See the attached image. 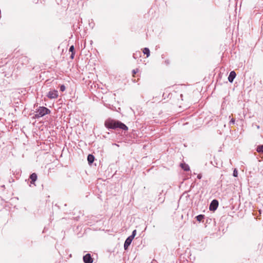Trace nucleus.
<instances>
[{
    "instance_id": "nucleus-20",
    "label": "nucleus",
    "mask_w": 263,
    "mask_h": 263,
    "mask_svg": "<svg viewBox=\"0 0 263 263\" xmlns=\"http://www.w3.org/2000/svg\"><path fill=\"white\" fill-rule=\"evenodd\" d=\"M74 52L71 53V54L70 55V58L71 59H73L74 58Z\"/></svg>"
},
{
    "instance_id": "nucleus-2",
    "label": "nucleus",
    "mask_w": 263,
    "mask_h": 263,
    "mask_svg": "<svg viewBox=\"0 0 263 263\" xmlns=\"http://www.w3.org/2000/svg\"><path fill=\"white\" fill-rule=\"evenodd\" d=\"M36 114L35 115L36 118H39L42 117L46 115H48L50 113V110L45 107H39L35 111Z\"/></svg>"
},
{
    "instance_id": "nucleus-5",
    "label": "nucleus",
    "mask_w": 263,
    "mask_h": 263,
    "mask_svg": "<svg viewBox=\"0 0 263 263\" xmlns=\"http://www.w3.org/2000/svg\"><path fill=\"white\" fill-rule=\"evenodd\" d=\"M83 261L85 263H92L93 259L91 255L88 253L83 256Z\"/></svg>"
},
{
    "instance_id": "nucleus-14",
    "label": "nucleus",
    "mask_w": 263,
    "mask_h": 263,
    "mask_svg": "<svg viewBox=\"0 0 263 263\" xmlns=\"http://www.w3.org/2000/svg\"><path fill=\"white\" fill-rule=\"evenodd\" d=\"M136 235V230H135L133 231L132 234L130 236H129V237H130V238L133 239Z\"/></svg>"
},
{
    "instance_id": "nucleus-3",
    "label": "nucleus",
    "mask_w": 263,
    "mask_h": 263,
    "mask_svg": "<svg viewBox=\"0 0 263 263\" xmlns=\"http://www.w3.org/2000/svg\"><path fill=\"white\" fill-rule=\"evenodd\" d=\"M58 96V91L57 90H51L47 95V97L50 99L57 98Z\"/></svg>"
},
{
    "instance_id": "nucleus-6",
    "label": "nucleus",
    "mask_w": 263,
    "mask_h": 263,
    "mask_svg": "<svg viewBox=\"0 0 263 263\" xmlns=\"http://www.w3.org/2000/svg\"><path fill=\"white\" fill-rule=\"evenodd\" d=\"M132 240L133 239L129 237L125 240L124 244V248L125 250H127L128 249V247L131 244Z\"/></svg>"
},
{
    "instance_id": "nucleus-18",
    "label": "nucleus",
    "mask_w": 263,
    "mask_h": 263,
    "mask_svg": "<svg viewBox=\"0 0 263 263\" xmlns=\"http://www.w3.org/2000/svg\"><path fill=\"white\" fill-rule=\"evenodd\" d=\"M138 71H139L138 69H135L133 70L132 72L133 74V76H134V75L136 73H137L138 72Z\"/></svg>"
},
{
    "instance_id": "nucleus-13",
    "label": "nucleus",
    "mask_w": 263,
    "mask_h": 263,
    "mask_svg": "<svg viewBox=\"0 0 263 263\" xmlns=\"http://www.w3.org/2000/svg\"><path fill=\"white\" fill-rule=\"evenodd\" d=\"M256 151L258 153L263 154V145H258L257 147Z\"/></svg>"
},
{
    "instance_id": "nucleus-1",
    "label": "nucleus",
    "mask_w": 263,
    "mask_h": 263,
    "mask_svg": "<svg viewBox=\"0 0 263 263\" xmlns=\"http://www.w3.org/2000/svg\"><path fill=\"white\" fill-rule=\"evenodd\" d=\"M105 125L108 128L116 129L119 128L123 130H128L127 126L119 121L108 120L105 121Z\"/></svg>"
},
{
    "instance_id": "nucleus-12",
    "label": "nucleus",
    "mask_w": 263,
    "mask_h": 263,
    "mask_svg": "<svg viewBox=\"0 0 263 263\" xmlns=\"http://www.w3.org/2000/svg\"><path fill=\"white\" fill-rule=\"evenodd\" d=\"M204 216H205L204 215L200 214L197 216L196 217V218L197 221H198L199 222H201L204 219Z\"/></svg>"
},
{
    "instance_id": "nucleus-17",
    "label": "nucleus",
    "mask_w": 263,
    "mask_h": 263,
    "mask_svg": "<svg viewBox=\"0 0 263 263\" xmlns=\"http://www.w3.org/2000/svg\"><path fill=\"white\" fill-rule=\"evenodd\" d=\"M237 175H238L237 171L236 170V169H235L233 172V176L237 177Z\"/></svg>"
},
{
    "instance_id": "nucleus-21",
    "label": "nucleus",
    "mask_w": 263,
    "mask_h": 263,
    "mask_svg": "<svg viewBox=\"0 0 263 263\" xmlns=\"http://www.w3.org/2000/svg\"><path fill=\"white\" fill-rule=\"evenodd\" d=\"M201 177H202V176H201V174H198V176H197V178H198V179H201Z\"/></svg>"
},
{
    "instance_id": "nucleus-15",
    "label": "nucleus",
    "mask_w": 263,
    "mask_h": 263,
    "mask_svg": "<svg viewBox=\"0 0 263 263\" xmlns=\"http://www.w3.org/2000/svg\"><path fill=\"white\" fill-rule=\"evenodd\" d=\"M69 51L71 53L74 52V48L73 45L71 46L69 48Z\"/></svg>"
},
{
    "instance_id": "nucleus-9",
    "label": "nucleus",
    "mask_w": 263,
    "mask_h": 263,
    "mask_svg": "<svg viewBox=\"0 0 263 263\" xmlns=\"http://www.w3.org/2000/svg\"><path fill=\"white\" fill-rule=\"evenodd\" d=\"M95 160L94 156L91 154H89L87 156V160L89 164H91L93 163Z\"/></svg>"
},
{
    "instance_id": "nucleus-19",
    "label": "nucleus",
    "mask_w": 263,
    "mask_h": 263,
    "mask_svg": "<svg viewBox=\"0 0 263 263\" xmlns=\"http://www.w3.org/2000/svg\"><path fill=\"white\" fill-rule=\"evenodd\" d=\"M234 123H235V119H233V118H232V119L230 120V122H229V124H230V125H231V124H234Z\"/></svg>"
},
{
    "instance_id": "nucleus-4",
    "label": "nucleus",
    "mask_w": 263,
    "mask_h": 263,
    "mask_svg": "<svg viewBox=\"0 0 263 263\" xmlns=\"http://www.w3.org/2000/svg\"><path fill=\"white\" fill-rule=\"evenodd\" d=\"M218 206V201L216 199L213 200L210 205V210L214 211L217 209Z\"/></svg>"
},
{
    "instance_id": "nucleus-10",
    "label": "nucleus",
    "mask_w": 263,
    "mask_h": 263,
    "mask_svg": "<svg viewBox=\"0 0 263 263\" xmlns=\"http://www.w3.org/2000/svg\"><path fill=\"white\" fill-rule=\"evenodd\" d=\"M180 166L181 168L185 171H188L190 170L189 166L185 163H181Z\"/></svg>"
},
{
    "instance_id": "nucleus-8",
    "label": "nucleus",
    "mask_w": 263,
    "mask_h": 263,
    "mask_svg": "<svg viewBox=\"0 0 263 263\" xmlns=\"http://www.w3.org/2000/svg\"><path fill=\"white\" fill-rule=\"evenodd\" d=\"M37 176L36 174H35L34 173L31 174L29 177L30 179H31L30 183L31 184H34L35 181L37 179Z\"/></svg>"
},
{
    "instance_id": "nucleus-7",
    "label": "nucleus",
    "mask_w": 263,
    "mask_h": 263,
    "mask_svg": "<svg viewBox=\"0 0 263 263\" xmlns=\"http://www.w3.org/2000/svg\"><path fill=\"white\" fill-rule=\"evenodd\" d=\"M236 74L234 71H232L230 72V74L228 77V80L230 82L232 83L235 79Z\"/></svg>"
},
{
    "instance_id": "nucleus-11",
    "label": "nucleus",
    "mask_w": 263,
    "mask_h": 263,
    "mask_svg": "<svg viewBox=\"0 0 263 263\" xmlns=\"http://www.w3.org/2000/svg\"><path fill=\"white\" fill-rule=\"evenodd\" d=\"M144 54H146V57H148L150 55V51L148 48H144L143 50Z\"/></svg>"
},
{
    "instance_id": "nucleus-16",
    "label": "nucleus",
    "mask_w": 263,
    "mask_h": 263,
    "mask_svg": "<svg viewBox=\"0 0 263 263\" xmlns=\"http://www.w3.org/2000/svg\"><path fill=\"white\" fill-rule=\"evenodd\" d=\"M60 90L63 92V91H65L66 88L64 85H61L60 86Z\"/></svg>"
}]
</instances>
